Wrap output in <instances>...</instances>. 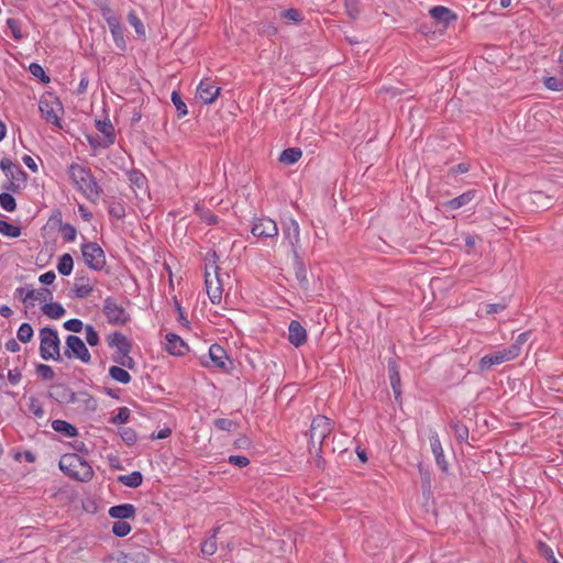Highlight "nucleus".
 <instances>
[{
  "label": "nucleus",
  "instance_id": "nucleus-1",
  "mask_svg": "<svg viewBox=\"0 0 563 563\" xmlns=\"http://www.w3.org/2000/svg\"><path fill=\"white\" fill-rule=\"evenodd\" d=\"M68 172L74 187L90 202L97 203L100 199L102 189L91 170L80 164L74 163L69 166Z\"/></svg>",
  "mask_w": 563,
  "mask_h": 563
},
{
  "label": "nucleus",
  "instance_id": "nucleus-2",
  "mask_svg": "<svg viewBox=\"0 0 563 563\" xmlns=\"http://www.w3.org/2000/svg\"><path fill=\"white\" fill-rule=\"evenodd\" d=\"M58 465L64 474L76 481L89 482L93 477L92 467L76 453L64 454Z\"/></svg>",
  "mask_w": 563,
  "mask_h": 563
},
{
  "label": "nucleus",
  "instance_id": "nucleus-3",
  "mask_svg": "<svg viewBox=\"0 0 563 563\" xmlns=\"http://www.w3.org/2000/svg\"><path fill=\"white\" fill-rule=\"evenodd\" d=\"M333 430V422L325 416H317L313 418L309 430V452L314 454L318 460L317 464L320 465L323 442Z\"/></svg>",
  "mask_w": 563,
  "mask_h": 563
},
{
  "label": "nucleus",
  "instance_id": "nucleus-4",
  "mask_svg": "<svg viewBox=\"0 0 563 563\" xmlns=\"http://www.w3.org/2000/svg\"><path fill=\"white\" fill-rule=\"evenodd\" d=\"M40 355L45 361L60 358V341L55 329L45 327L40 330Z\"/></svg>",
  "mask_w": 563,
  "mask_h": 563
},
{
  "label": "nucleus",
  "instance_id": "nucleus-5",
  "mask_svg": "<svg viewBox=\"0 0 563 563\" xmlns=\"http://www.w3.org/2000/svg\"><path fill=\"white\" fill-rule=\"evenodd\" d=\"M81 254L85 263L90 269L101 271L106 265L103 250L95 242H87L81 245Z\"/></svg>",
  "mask_w": 563,
  "mask_h": 563
},
{
  "label": "nucleus",
  "instance_id": "nucleus-6",
  "mask_svg": "<svg viewBox=\"0 0 563 563\" xmlns=\"http://www.w3.org/2000/svg\"><path fill=\"white\" fill-rule=\"evenodd\" d=\"M102 311L110 324L123 325L129 321L126 310L112 297H107L103 300Z\"/></svg>",
  "mask_w": 563,
  "mask_h": 563
},
{
  "label": "nucleus",
  "instance_id": "nucleus-7",
  "mask_svg": "<svg viewBox=\"0 0 563 563\" xmlns=\"http://www.w3.org/2000/svg\"><path fill=\"white\" fill-rule=\"evenodd\" d=\"M516 357H518L517 347L498 350L483 356L479 361V368L482 371H487L494 365L503 364L504 362L515 360Z\"/></svg>",
  "mask_w": 563,
  "mask_h": 563
},
{
  "label": "nucleus",
  "instance_id": "nucleus-8",
  "mask_svg": "<svg viewBox=\"0 0 563 563\" xmlns=\"http://www.w3.org/2000/svg\"><path fill=\"white\" fill-rule=\"evenodd\" d=\"M65 355L68 358L76 357L85 364H88L91 360L90 352L88 351L84 341L74 334H70L66 338Z\"/></svg>",
  "mask_w": 563,
  "mask_h": 563
},
{
  "label": "nucleus",
  "instance_id": "nucleus-9",
  "mask_svg": "<svg viewBox=\"0 0 563 563\" xmlns=\"http://www.w3.org/2000/svg\"><path fill=\"white\" fill-rule=\"evenodd\" d=\"M283 235L284 240L291 247V252L295 257H299L300 255V227L299 223L290 218L283 223Z\"/></svg>",
  "mask_w": 563,
  "mask_h": 563
},
{
  "label": "nucleus",
  "instance_id": "nucleus-10",
  "mask_svg": "<svg viewBox=\"0 0 563 563\" xmlns=\"http://www.w3.org/2000/svg\"><path fill=\"white\" fill-rule=\"evenodd\" d=\"M251 233L255 238H275L278 234L277 223L269 218L254 219Z\"/></svg>",
  "mask_w": 563,
  "mask_h": 563
},
{
  "label": "nucleus",
  "instance_id": "nucleus-11",
  "mask_svg": "<svg viewBox=\"0 0 563 563\" xmlns=\"http://www.w3.org/2000/svg\"><path fill=\"white\" fill-rule=\"evenodd\" d=\"M102 15L103 18L106 19L107 21V24L110 29V32L113 36V40H114V43L115 45L121 48V49H124L125 48V41H124V36H123V27L120 23V20L118 16H115L111 9L109 8H103L102 9Z\"/></svg>",
  "mask_w": 563,
  "mask_h": 563
},
{
  "label": "nucleus",
  "instance_id": "nucleus-12",
  "mask_svg": "<svg viewBox=\"0 0 563 563\" xmlns=\"http://www.w3.org/2000/svg\"><path fill=\"white\" fill-rule=\"evenodd\" d=\"M18 296L23 302L33 305L35 301L45 302L52 298V292L48 289H31L26 287H19L15 290Z\"/></svg>",
  "mask_w": 563,
  "mask_h": 563
},
{
  "label": "nucleus",
  "instance_id": "nucleus-13",
  "mask_svg": "<svg viewBox=\"0 0 563 563\" xmlns=\"http://www.w3.org/2000/svg\"><path fill=\"white\" fill-rule=\"evenodd\" d=\"M220 93V88L217 87L211 79H202L197 87L196 96L203 103L211 104L216 101Z\"/></svg>",
  "mask_w": 563,
  "mask_h": 563
},
{
  "label": "nucleus",
  "instance_id": "nucleus-14",
  "mask_svg": "<svg viewBox=\"0 0 563 563\" xmlns=\"http://www.w3.org/2000/svg\"><path fill=\"white\" fill-rule=\"evenodd\" d=\"M218 267L214 268V275L211 276L209 272H206V289L210 301L214 305L220 303L222 299V285L218 277Z\"/></svg>",
  "mask_w": 563,
  "mask_h": 563
},
{
  "label": "nucleus",
  "instance_id": "nucleus-15",
  "mask_svg": "<svg viewBox=\"0 0 563 563\" xmlns=\"http://www.w3.org/2000/svg\"><path fill=\"white\" fill-rule=\"evenodd\" d=\"M42 117L51 124L59 126L58 112L62 110L59 102L42 99L38 104Z\"/></svg>",
  "mask_w": 563,
  "mask_h": 563
},
{
  "label": "nucleus",
  "instance_id": "nucleus-16",
  "mask_svg": "<svg viewBox=\"0 0 563 563\" xmlns=\"http://www.w3.org/2000/svg\"><path fill=\"white\" fill-rule=\"evenodd\" d=\"M429 442L431 451L434 455L437 465L443 471L446 472L449 468L448 462L444 456L443 448L437 431H429Z\"/></svg>",
  "mask_w": 563,
  "mask_h": 563
},
{
  "label": "nucleus",
  "instance_id": "nucleus-17",
  "mask_svg": "<svg viewBox=\"0 0 563 563\" xmlns=\"http://www.w3.org/2000/svg\"><path fill=\"white\" fill-rule=\"evenodd\" d=\"M96 128L102 134V141H98V145L102 148L111 146L115 141L114 126L111 121L96 120Z\"/></svg>",
  "mask_w": 563,
  "mask_h": 563
},
{
  "label": "nucleus",
  "instance_id": "nucleus-18",
  "mask_svg": "<svg viewBox=\"0 0 563 563\" xmlns=\"http://www.w3.org/2000/svg\"><path fill=\"white\" fill-rule=\"evenodd\" d=\"M0 168L8 179H27V174L20 167V165L13 163L8 157L0 161Z\"/></svg>",
  "mask_w": 563,
  "mask_h": 563
},
{
  "label": "nucleus",
  "instance_id": "nucleus-19",
  "mask_svg": "<svg viewBox=\"0 0 563 563\" xmlns=\"http://www.w3.org/2000/svg\"><path fill=\"white\" fill-rule=\"evenodd\" d=\"M288 340L296 347L301 346L307 341V331L297 320H292L288 327Z\"/></svg>",
  "mask_w": 563,
  "mask_h": 563
},
{
  "label": "nucleus",
  "instance_id": "nucleus-20",
  "mask_svg": "<svg viewBox=\"0 0 563 563\" xmlns=\"http://www.w3.org/2000/svg\"><path fill=\"white\" fill-rule=\"evenodd\" d=\"M92 290H93V285L90 282L89 277L78 273L75 278V283H74V287H73V292H74L75 297H77L79 299L86 298L87 296H89L91 294Z\"/></svg>",
  "mask_w": 563,
  "mask_h": 563
},
{
  "label": "nucleus",
  "instance_id": "nucleus-21",
  "mask_svg": "<svg viewBox=\"0 0 563 563\" xmlns=\"http://www.w3.org/2000/svg\"><path fill=\"white\" fill-rule=\"evenodd\" d=\"M166 350L173 355H184L188 351V345L184 342V340L174 333L166 334Z\"/></svg>",
  "mask_w": 563,
  "mask_h": 563
},
{
  "label": "nucleus",
  "instance_id": "nucleus-22",
  "mask_svg": "<svg viewBox=\"0 0 563 563\" xmlns=\"http://www.w3.org/2000/svg\"><path fill=\"white\" fill-rule=\"evenodd\" d=\"M475 194H476L475 190H467V191L463 192L462 195H460L449 201H445L443 203V207L446 210H457V209L468 205L475 198Z\"/></svg>",
  "mask_w": 563,
  "mask_h": 563
},
{
  "label": "nucleus",
  "instance_id": "nucleus-23",
  "mask_svg": "<svg viewBox=\"0 0 563 563\" xmlns=\"http://www.w3.org/2000/svg\"><path fill=\"white\" fill-rule=\"evenodd\" d=\"M209 357L216 367H219L221 369H228V367H227L228 355L221 345L212 344L209 347Z\"/></svg>",
  "mask_w": 563,
  "mask_h": 563
},
{
  "label": "nucleus",
  "instance_id": "nucleus-24",
  "mask_svg": "<svg viewBox=\"0 0 563 563\" xmlns=\"http://www.w3.org/2000/svg\"><path fill=\"white\" fill-rule=\"evenodd\" d=\"M135 507L131 504L113 506L109 509V516L115 519H130L135 516Z\"/></svg>",
  "mask_w": 563,
  "mask_h": 563
},
{
  "label": "nucleus",
  "instance_id": "nucleus-25",
  "mask_svg": "<svg viewBox=\"0 0 563 563\" xmlns=\"http://www.w3.org/2000/svg\"><path fill=\"white\" fill-rule=\"evenodd\" d=\"M430 15L443 24H448L450 21L456 19V15L450 9L442 5H437L430 9Z\"/></svg>",
  "mask_w": 563,
  "mask_h": 563
},
{
  "label": "nucleus",
  "instance_id": "nucleus-26",
  "mask_svg": "<svg viewBox=\"0 0 563 563\" xmlns=\"http://www.w3.org/2000/svg\"><path fill=\"white\" fill-rule=\"evenodd\" d=\"M52 428L58 433H63L66 438H74L77 435V429L71 423L56 419L52 422Z\"/></svg>",
  "mask_w": 563,
  "mask_h": 563
},
{
  "label": "nucleus",
  "instance_id": "nucleus-27",
  "mask_svg": "<svg viewBox=\"0 0 563 563\" xmlns=\"http://www.w3.org/2000/svg\"><path fill=\"white\" fill-rule=\"evenodd\" d=\"M107 342L110 347L117 349L119 352L120 350H125L126 347H131V344L125 335H123L120 332L111 333L107 336Z\"/></svg>",
  "mask_w": 563,
  "mask_h": 563
},
{
  "label": "nucleus",
  "instance_id": "nucleus-28",
  "mask_svg": "<svg viewBox=\"0 0 563 563\" xmlns=\"http://www.w3.org/2000/svg\"><path fill=\"white\" fill-rule=\"evenodd\" d=\"M302 155V152L298 147H289L284 150L279 155V162L286 165H292L297 163Z\"/></svg>",
  "mask_w": 563,
  "mask_h": 563
},
{
  "label": "nucleus",
  "instance_id": "nucleus-29",
  "mask_svg": "<svg viewBox=\"0 0 563 563\" xmlns=\"http://www.w3.org/2000/svg\"><path fill=\"white\" fill-rule=\"evenodd\" d=\"M128 178H129L130 184L133 187H135L136 189L143 190V191H146L147 179H146V176L142 172L136 170V169L130 170L128 173Z\"/></svg>",
  "mask_w": 563,
  "mask_h": 563
},
{
  "label": "nucleus",
  "instance_id": "nucleus-30",
  "mask_svg": "<svg viewBox=\"0 0 563 563\" xmlns=\"http://www.w3.org/2000/svg\"><path fill=\"white\" fill-rule=\"evenodd\" d=\"M42 312L51 318V319H59L62 318L66 310L64 309V307L58 303V302H49V303H45L43 307H42Z\"/></svg>",
  "mask_w": 563,
  "mask_h": 563
},
{
  "label": "nucleus",
  "instance_id": "nucleus-31",
  "mask_svg": "<svg viewBox=\"0 0 563 563\" xmlns=\"http://www.w3.org/2000/svg\"><path fill=\"white\" fill-rule=\"evenodd\" d=\"M118 482L128 487L136 488V487L141 486V484L143 482V476L140 472L135 471L128 475L119 476Z\"/></svg>",
  "mask_w": 563,
  "mask_h": 563
},
{
  "label": "nucleus",
  "instance_id": "nucleus-32",
  "mask_svg": "<svg viewBox=\"0 0 563 563\" xmlns=\"http://www.w3.org/2000/svg\"><path fill=\"white\" fill-rule=\"evenodd\" d=\"M74 268V260L70 254H63L57 264V271L63 276H69Z\"/></svg>",
  "mask_w": 563,
  "mask_h": 563
},
{
  "label": "nucleus",
  "instance_id": "nucleus-33",
  "mask_svg": "<svg viewBox=\"0 0 563 563\" xmlns=\"http://www.w3.org/2000/svg\"><path fill=\"white\" fill-rule=\"evenodd\" d=\"M109 375L112 379L121 384H128L131 382V375L122 366H111L109 368Z\"/></svg>",
  "mask_w": 563,
  "mask_h": 563
},
{
  "label": "nucleus",
  "instance_id": "nucleus-34",
  "mask_svg": "<svg viewBox=\"0 0 563 563\" xmlns=\"http://www.w3.org/2000/svg\"><path fill=\"white\" fill-rule=\"evenodd\" d=\"M220 527L213 529L212 536L201 543V552L206 555H212L216 553L217 547V534L219 533Z\"/></svg>",
  "mask_w": 563,
  "mask_h": 563
},
{
  "label": "nucleus",
  "instance_id": "nucleus-35",
  "mask_svg": "<svg viewBox=\"0 0 563 563\" xmlns=\"http://www.w3.org/2000/svg\"><path fill=\"white\" fill-rule=\"evenodd\" d=\"M388 371H389V379H390L391 387H393L396 396H398L400 394V389H399L400 376H399L398 367L395 362H389Z\"/></svg>",
  "mask_w": 563,
  "mask_h": 563
},
{
  "label": "nucleus",
  "instance_id": "nucleus-36",
  "mask_svg": "<svg viewBox=\"0 0 563 563\" xmlns=\"http://www.w3.org/2000/svg\"><path fill=\"white\" fill-rule=\"evenodd\" d=\"M0 233L4 236L18 238L21 235V229L5 220H0Z\"/></svg>",
  "mask_w": 563,
  "mask_h": 563
},
{
  "label": "nucleus",
  "instance_id": "nucleus-37",
  "mask_svg": "<svg viewBox=\"0 0 563 563\" xmlns=\"http://www.w3.org/2000/svg\"><path fill=\"white\" fill-rule=\"evenodd\" d=\"M0 206L8 212H13L16 209L15 199L10 192L0 194Z\"/></svg>",
  "mask_w": 563,
  "mask_h": 563
},
{
  "label": "nucleus",
  "instance_id": "nucleus-38",
  "mask_svg": "<svg viewBox=\"0 0 563 563\" xmlns=\"http://www.w3.org/2000/svg\"><path fill=\"white\" fill-rule=\"evenodd\" d=\"M128 21L134 27L137 35L145 36L144 24L142 23L141 19L136 15L134 11L129 12Z\"/></svg>",
  "mask_w": 563,
  "mask_h": 563
},
{
  "label": "nucleus",
  "instance_id": "nucleus-39",
  "mask_svg": "<svg viewBox=\"0 0 563 563\" xmlns=\"http://www.w3.org/2000/svg\"><path fill=\"white\" fill-rule=\"evenodd\" d=\"M18 339L23 342L27 343L33 338V329L30 323H22L18 330L16 333Z\"/></svg>",
  "mask_w": 563,
  "mask_h": 563
},
{
  "label": "nucleus",
  "instance_id": "nucleus-40",
  "mask_svg": "<svg viewBox=\"0 0 563 563\" xmlns=\"http://www.w3.org/2000/svg\"><path fill=\"white\" fill-rule=\"evenodd\" d=\"M538 550L540 554L548 561V563H560L555 559L553 550L544 542H538Z\"/></svg>",
  "mask_w": 563,
  "mask_h": 563
},
{
  "label": "nucleus",
  "instance_id": "nucleus-41",
  "mask_svg": "<svg viewBox=\"0 0 563 563\" xmlns=\"http://www.w3.org/2000/svg\"><path fill=\"white\" fill-rule=\"evenodd\" d=\"M172 101H173L179 117H185L188 113L187 106L183 101L180 95L177 91H173Z\"/></svg>",
  "mask_w": 563,
  "mask_h": 563
},
{
  "label": "nucleus",
  "instance_id": "nucleus-42",
  "mask_svg": "<svg viewBox=\"0 0 563 563\" xmlns=\"http://www.w3.org/2000/svg\"><path fill=\"white\" fill-rule=\"evenodd\" d=\"M131 531V526L123 521V520H119V521H115L112 526V532L117 536V537H125L130 533Z\"/></svg>",
  "mask_w": 563,
  "mask_h": 563
},
{
  "label": "nucleus",
  "instance_id": "nucleus-43",
  "mask_svg": "<svg viewBox=\"0 0 563 563\" xmlns=\"http://www.w3.org/2000/svg\"><path fill=\"white\" fill-rule=\"evenodd\" d=\"M543 84L550 90H553V91H562L563 90V81L558 76L545 77L543 79Z\"/></svg>",
  "mask_w": 563,
  "mask_h": 563
},
{
  "label": "nucleus",
  "instance_id": "nucleus-44",
  "mask_svg": "<svg viewBox=\"0 0 563 563\" xmlns=\"http://www.w3.org/2000/svg\"><path fill=\"white\" fill-rule=\"evenodd\" d=\"M25 184H26V179H19V180L8 179V181L2 186V188L4 190H7L8 192L9 191L19 192L20 190H22L25 187Z\"/></svg>",
  "mask_w": 563,
  "mask_h": 563
},
{
  "label": "nucleus",
  "instance_id": "nucleus-45",
  "mask_svg": "<svg viewBox=\"0 0 563 563\" xmlns=\"http://www.w3.org/2000/svg\"><path fill=\"white\" fill-rule=\"evenodd\" d=\"M63 239L66 242H74L77 235V230L74 225L65 223L60 227Z\"/></svg>",
  "mask_w": 563,
  "mask_h": 563
},
{
  "label": "nucleus",
  "instance_id": "nucleus-46",
  "mask_svg": "<svg viewBox=\"0 0 563 563\" xmlns=\"http://www.w3.org/2000/svg\"><path fill=\"white\" fill-rule=\"evenodd\" d=\"M29 69H30V73L34 77L41 79L42 82H48L49 81V77L45 74L43 67L40 64L32 63L30 65Z\"/></svg>",
  "mask_w": 563,
  "mask_h": 563
},
{
  "label": "nucleus",
  "instance_id": "nucleus-47",
  "mask_svg": "<svg viewBox=\"0 0 563 563\" xmlns=\"http://www.w3.org/2000/svg\"><path fill=\"white\" fill-rule=\"evenodd\" d=\"M85 332H86V341L90 346H96L99 344V334L92 325L87 324L85 327Z\"/></svg>",
  "mask_w": 563,
  "mask_h": 563
},
{
  "label": "nucleus",
  "instance_id": "nucleus-48",
  "mask_svg": "<svg viewBox=\"0 0 563 563\" xmlns=\"http://www.w3.org/2000/svg\"><path fill=\"white\" fill-rule=\"evenodd\" d=\"M7 25L10 29L14 40L20 41L23 38V34L20 29V22L16 19H8Z\"/></svg>",
  "mask_w": 563,
  "mask_h": 563
},
{
  "label": "nucleus",
  "instance_id": "nucleus-49",
  "mask_svg": "<svg viewBox=\"0 0 563 563\" xmlns=\"http://www.w3.org/2000/svg\"><path fill=\"white\" fill-rule=\"evenodd\" d=\"M214 426L222 431H232L236 427V422L231 419L219 418L214 420Z\"/></svg>",
  "mask_w": 563,
  "mask_h": 563
},
{
  "label": "nucleus",
  "instance_id": "nucleus-50",
  "mask_svg": "<svg viewBox=\"0 0 563 563\" xmlns=\"http://www.w3.org/2000/svg\"><path fill=\"white\" fill-rule=\"evenodd\" d=\"M64 328L67 330V331H70V332H74V333H79L82 331L84 329V323L81 320L79 319H69L67 320L65 323H64Z\"/></svg>",
  "mask_w": 563,
  "mask_h": 563
},
{
  "label": "nucleus",
  "instance_id": "nucleus-51",
  "mask_svg": "<svg viewBox=\"0 0 563 563\" xmlns=\"http://www.w3.org/2000/svg\"><path fill=\"white\" fill-rule=\"evenodd\" d=\"M120 435L122 438V440L128 444V445H132L136 442V439H137V435L135 433V431L131 428H123L121 431H120Z\"/></svg>",
  "mask_w": 563,
  "mask_h": 563
},
{
  "label": "nucleus",
  "instance_id": "nucleus-52",
  "mask_svg": "<svg viewBox=\"0 0 563 563\" xmlns=\"http://www.w3.org/2000/svg\"><path fill=\"white\" fill-rule=\"evenodd\" d=\"M130 418V409L126 407H122L119 409L118 413L111 418L112 423H125Z\"/></svg>",
  "mask_w": 563,
  "mask_h": 563
},
{
  "label": "nucleus",
  "instance_id": "nucleus-53",
  "mask_svg": "<svg viewBox=\"0 0 563 563\" xmlns=\"http://www.w3.org/2000/svg\"><path fill=\"white\" fill-rule=\"evenodd\" d=\"M36 373L43 377L44 379H53L55 376V373L53 368L49 365L46 364H40L36 367Z\"/></svg>",
  "mask_w": 563,
  "mask_h": 563
},
{
  "label": "nucleus",
  "instance_id": "nucleus-54",
  "mask_svg": "<svg viewBox=\"0 0 563 563\" xmlns=\"http://www.w3.org/2000/svg\"><path fill=\"white\" fill-rule=\"evenodd\" d=\"M102 563H126V555L118 551L106 556Z\"/></svg>",
  "mask_w": 563,
  "mask_h": 563
},
{
  "label": "nucleus",
  "instance_id": "nucleus-55",
  "mask_svg": "<svg viewBox=\"0 0 563 563\" xmlns=\"http://www.w3.org/2000/svg\"><path fill=\"white\" fill-rule=\"evenodd\" d=\"M347 14L355 19L360 13L358 0H344Z\"/></svg>",
  "mask_w": 563,
  "mask_h": 563
},
{
  "label": "nucleus",
  "instance_id": "nucleus-56",
  "mask_svg": "<svg viewBox=\"0 0 563 563\" xmlns=\"http://www.w3.org/2000/svg\"><path fill=\"white\" fill-rule=\"evenodd\" d=\"M228 461L232 465H235L239 467H244V466L249 465V463H250V460L243 455H230Z\"/></svg>",
  "mask_w": 563,
  "mask_h": 563
},
{
  "label": "nucleus",
  "instance_id": "nucleus-57",
  "mask_svg": "<svg viewBox=\"0 0 563 563\" xmlns=\"http://www.w3.org/2000/svg\"><path fill=\"white\" fill-rule=\"evenodd\" d=\"M453 429L459 440L465 441L468 438V429L460 423H453Z\"/></svg>",
  "mask_w": 563,
  "mask_h": 563
},
{
  "label": "nucleus",
  "instance_id": "nucleus-58",
  "mask_svg": "<svg viewBox=\"0 0 563 563\" xmlns=\"http://www.w3.org/2000/svg\"><path fill=\"white\" fill-rule=\"evenodd\" d=\"M505 309H506V303L505 302L487 303L485 306L486 314L498 313V312L504 311Z\"/></svg>",
  "mask_w": 563,
  "mask_h": 563
},
{
  "label": "nucleus",
  "instance_id": "nucleus-59",
  "mask_svg": "<svg viewBox=\"0 0 563 563\" xmlns=\"http://www.w3.org/2000/svg\"><path fill=\"white\" fill-rule=\"evenodd\" d=\"M529 339V333L528 332H523V333H520L515 343H512L509 347H517L518 350V355L520 354L521 352V346L528 341Z\"/></svg>",
  "mask_w": 563,
  "mask_h": 563
},
{
  "label": "nucleus",
  "instance_id": "nucleus-60",
  "mask_svg": "<svg viewBox=\"0 0 563 563\" xmlns=\"http://www.w3.org/2000/svg\"><path fill=\"white\" fill-rule=\"evenodd\" d=\"M130 351H131V347H126L125 350H120L119 352L117 351L112 357L113 362L121 365L123 363V360H126L130 356Z\"/></svg>",
  "mask_w": 563,
  "mask_h": 563
},
{
  "label": "nucleus",
  "instance_id": "nucleus-61",
  "mask_svg": "<svg viewBox=\"0 0 563 563\" xmlns=\"http://www.w3.org/2000/svg\"><path fill=\"white\" fill-rule=\"evenodd\" d=\"M284 16L294 22H298L301 20V14L296 9H288L284 12Z\"/></svg>",
  "mask_w": 563,
  "mask_h": 563
},
{
  "label": "nucleus",
  "instance_id": "nucleus-62",
  "mask_svg": "<svg viewBox=\"0 0 563 563\" xmlns=\"http://www.w3.org/2000/svg\"><path fill=\"white\" fill-rule=\"evenodd\" d=\"M56 275L53 271H48L40 276V282L45 285H51L54 283Z\"/></svg>",
  "mask_w": 563,
  "mask_h": 563
},
{
  "label": "nucleus",
  "instance_id": "nucleus-63",
  "mask_svg": "<svg viewBox=\"0 0 563 563\" xmlns=\"http://www.w3.org/2000/svg\"><path fill=\"white\" fill-rule=\"evenodd\" d=\"M109 213L118 219L122 218L124 216V209L122 206H111L109 208Z\"/></svg>",
  "mask_w": 563,
  "mask_h": 563
},
{
  "label": "nucleus",
  "instance_id": "nucleus-64",
  "mask_svg": "<svg viewBox=\"0 0 563 563\" xmlns=\"http://www.w3.org/2000/svg\"><path fill=\"white\" fill-rule=\"evenodd\" d=\"M22 161L33 173L37 172V169H38L37 164L31 156L25 155V156H23Z\"/></svg>",
  "mask_w": 563,
  "mask_h": 563
}]
</instances>
